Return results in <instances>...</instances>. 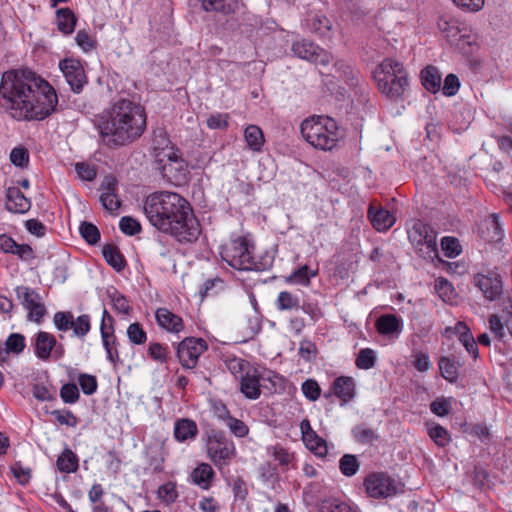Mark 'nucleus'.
I'll return each mask as SVG.
<instances>
[{"instance_id":"nucleus-62","label":"nucleus","mask_w":512,"mask_h":512,"mask_svg":"<svg viewBox=\"0 0 512 512\" xmlns=\"http://www.w3.org/2000/svg\"><path fill=\"white\" fill-rule=\"evenodd\" d=\"M119 228L124 234L129 236L136 235L141 231L140 223L130 216H124L120 219Z\"/></svg>"},{"instance_id":"nucleus-18","label":"nucleus","mask_w":512,"mask_h":512,"mask_svg":"<svg viewBox=\"0 0 512 512\" xmlns=\"http://www.w3.org/2000/svg\"><path fill=\"white\" fill-rule=\"evenodd\" d=\"M334 396L339 398L342 404L351 401L355 396V381L350 376H339L331 384Z\"/></svg>"},{"instance_id":"nucleus-40","label":"nucleus","mask_w":512,"mask_h":512,"mask_svg":"<svg viewBox=\"0 0 512 512\" xmlns=\"http://www.w3.org/2000/svg\"><path fill=\"white\" fill-rule=\"evenodd\" d=\"M354 440L360 444H372L379 439V435L372 428L367 427L365 424H359L352 429Z\"/></svg>"},{"instance_id":"nucleus-1","label":"nucleus","mask_w":512,"mask_h":512,"mask_svg":"<svg viewBox=\"0 0 512 512\" xmlns=\"http://www.w3.org/2000/svg\"><path fill=\"white\" fill-rule=\"evenodd\" d=\"M0 105L20 121L44 120L56 111L58 96L53 86L29 69L2 75Z\"/></svg>"},{"instance_id":"nucleus-52","label":"nucleus","mask_w":512,"mask_h":512,"mask_svg":"<svg viewBox=\"0 0 512 512\" xmlns=\"http://www.w3.org/2000/svg\"><path fill=\"white\" fill-rule=\"evenodd\" d=\"M441 247L444 255L448 258L457 257L462 251L459 240L455 237H443L441 239Z\"/></svg>"},{"instance_id":"nucleus-14","label":"nucleus","mask_w":512,"mask_h":512,"mask_svg":"<svg viewBox=\"0 0 512 512\" xmlns=\"http://www.w3.org/2000/svg\"><path fill=\"white\" fill-rule=\"evenodd\" d=\"M475 284L489 301L498 299L503 293L502 278L494 272L487 275L478 274L475 277Z\"/></svg>"},{"instance_id":"nucleus-36","label":"nucleus","mask_w":512,"mask_h":512,"mask_svg":"<svg viewBox=\"0 0 512 512\" xmlns=\"http://www.w3.org/2000/svg\"><path fill=\"white\" fill-rule=\"evenodd\" d=\"M438 28L447 41L454 44L460 36V29L457 26V22L453 19H449L445 16H441L438 20Z\"/></svg>"},{"instance_id":"nucleus-32","label":"nucleus","mask_w":512,"mask_h":512,"mask_svg":"<svg viewBox=\"0 0 512 512\" xmlns=\"http://www.w3.org/2000/svg\"><path fill=\"white\" fill-rule=\"evenodd\" d=\"M57 468L62 473H73L78 470L79 459L69 448H65L56 461Z\"/></svg>"},{"instance_id":"nucleus-8","label":"nucleus","mask_w":512,"mask_h":512,"mask_svg":"<svg viewBox=\"0 0 512 512\" xmlns=\"http://www.w3.org/2000/svg\"><path fill=\"white\" fill-rule=\"evenodd\" d=\"M206 447L209 459L220 471L224 466H228L236 456L234 442L225 432L220 430H211L208 434Z\"/></svg>"},{"instance_id":"nucleus-9","label":"nucleus","mask_w":512,"mask_h":512,"mask_svg":"<svg viewBox=\"0 0 512 512\" xmlns=\"http://www.w3.org/2000/svg\"><path fill=\"white\" fill-rule=\"evenodd\" d=\"M365 491L372 498H387L397 493L396 481L387 472H372L363 483Z\"/></svg>"},{"instance_id":"nucleus-63","label":"nucleus","mask_w":512,"mask_h":512,"mask_svg":"<svg viewBox=\"0 0 512 512\" xmlns=\"http://www.w3.org/2000/svg\"><path fill=\"white\" fill-rule=\"evenodd\" d=\"M460 88V80L456 74L450 73L444 79L442 93L447 97L456 95Z\"/></svg>"},{"instance_id":"nucleus-53","label":"nucleus","mask_w":512,"mask_h":512,"mask_svg":"<svg viewBox=\"0 0 512 512\" xmlns=\"http://www.w3.org/2000/svg\"><path fill=\"white\" fill-rule=\"evenodd\" d=\"M5 346L13 354H20L26 347L25 337L20 333H12L8 336Z\"/></svg>"},{"instance_id":"nucleus-7","label":"nucleus","mask_w":512,"mask_h":512,"mask_svg":"<svg viewBox=\"0 0 512 512\" xmlns=\"http://www.w3.org/2000/svg\"><path fill=\"white\" fill-rule=\"evenodd\" d=\"M437 233L433 228L421 221L417 220L413 223L411 229L408 230V239L413 245L415 252L423 259L433 261L438 258Z\"/></svg>"},{"instance_id":"nucleus-50","label":"nucleus","mask_w":512,"mask_h":512,"mask_svg":"<svg viewBox=\"0 0 512 512\" xmlns=\"http://www.w3.org/2000/svg\"><path fill=\"white\" fill-rule=\"evenodd\" d=\"M227 369L236 377L241 378L247 370L253 367L247 360L233 357L226 361Z\"/></svg>"},{"instance_id":"nucleus-38","label":"nucleus","mask_w":512,"mask_h":512,"mask_svg":"<svg viewBox=\"0 0 512 512\" xmlns=\"http://www.w3.org/2000/svg\"><path fill=\"white\" fill-rule=\"evenodd\" d=\"M427 433L431 440L441 448L446 447L452 441L449 431L437 423H433L431 426H429Z\"/></svg>"},{"instance_id":"nucleus-4","label":"nucleus","mask_w":512,"mask_h":512,"mask_svg":"<svg viewBox=\"0 0 512 512\" xmlns=\"http://www.w3.org/2000/svg\"><path fill=\"white\" fill-rule=\"evenodd\" d=\"M303 138L314 148L328 151L339 140L337 122L329 116L313 115L300 125Z\"/></svg>"},{"instance_id":"nucleus-13","label":"nucleus","mask_w":512,"mask_h":512,"mask_svg":"<svg viewBox=\"0 0 512 512\" xmlns=\"http://www.w3.org/2000/svg\"><path fill=\"white\" fill-rule=\"evenodd\" d=\"M59 68L63 73L68 85L74 93H81L88 83V78L80 60L75 58H64L59 62Z\"/></svg>"},{"instance_id":"nucleus-16","label":"nucleus","mask_w":512,"mask_h":512,"mask_svg":"<svg viewBox=\"0 0 512 512\" xmlns=\"http://www.w3.org/2000/svg\"><path fill=\"white\" fill-rule=\"evenodd\" d=\"M367 217L372 227L379 232L387 231L390 229L396 220L390 211L374 204L369 206Z\"/></svg>"},{"instance_id":"nucleus-43","label":"nucleus","mask_w":512,"mask_h":512,"mask_svg":"<svg viewBox=\"0 0 512 512\" xmlns=\"http://www.w3.org/2000/svg\"><path fill=\"white\" fill-rule=\"evenodd\" d=\"M147 353L153 361L160 364L167 363L170 359L169 347L159 342H151L148 346Z\"/></svg>"},{"instance_id":"nucleus-58","label":"nucleus","mask_w":512,"mask_h":512,"mask_svg":"<svg viewBox=\"0 0 512 512\" xmlns=\"http://www.w3.org/2000/svg\"><path fill=\"white\" fill-rule=\"evenodd\" d=\"M53 322L60 331H68L73 325V314L69 311H59L54 314Z\"/></svg>"},{"instance_id":"nucleus-26","label":"nucleus","mask_w":512,"mask_h":512,"mask_svg":"<svg viewBox=\"0 0 512 512\" xmlns=\"http://www.w3.org/2000/svg\"><path fill=\"white\" fill-rule=\"evenodd\" d=\"M103 257L108 265L117 272H121L127 265L124 255L114 244H106L102 250Z\"/></svg>"},{"instance_id":"nucleus-6","label":"nucleus","mask_w":512,"mask_h":512,"mask_svg":"<svg viewBox=\"0 0 512 512\" xmlns=\"http://www.w3.org/2000/svg\"><path fill=\"white\" fill-rule=\"evenodd\" d=\"M255 246L245 236L230 239L219 248L221 259L230 267L239 271H249L252 267V255Z\"/></svg>"},{"instance_id":"nucleus-48","label":"nucleus","mask_w":512,"mask_h":512,"mask_svg":"<svg viewBox=\"0 0 512 512\" xmlns=\"http://www.w3.org/2000/svg\"><path fill=\"white\" fill-rule=\"evenodd\" d=\"M181 158L182 155L180 150L174 144H172L165 150L155 153V163L157 165L156 167H161L163 164L172 163L174 160Z\"/></svg>"},{"instance_id":"nucleus-56","label":"nucleus","mask_w":512,"mask_h":512,"mask_svg":"<svg viewBox=\"0 0 512 512\" xmlns=\"http://www.w3.org/2000/svg\"><path fill=\"white\" fill-rule=\"evenodd\" d=\"M51 415L54 416L55 420L60 425H66L68 427H76L79 420L70 410H53Z\"/></svg>"},{"instance_id":"nucleus-39","label":"nucleus","mask_w":512,"mask_h":512,"mask_svg":"<svg viewBox=\"0 0 512 512\" xmlns=\"http://www.w3.org/2000/svg\"><path fill=\"white\" fill-rule=\"evenodd\" d=\"M114 309L122 314L128 315L132 308L126 296L121 294L115 287H110L106 291Z\"/></svg>"},{"instance_id":"nucleus-42","label":"nucleus","mask_w":512,"mask_h":512,"mask_svg":"<svg viewBox=\"0 0 512 512\" xmlns=\"http://www.w3.org/2000/svg\"><path fill=\"white\" fill-rule=\"evenodd\" d=\"M276 307L280 311L297 310L300 308V299L289 291H281L276 300Z\"/></svg>"},{"instance_id":"nucleus-28","label":"nucleus","mask_w":512,"mask_h":512,"mask_svg":"<svg viewBox=\"0 0 512 512\" xmlns=\"http://www.w3.org/2000/svg\"><path fill=\"white\" fill-rule=\"evenodd\" d=\"M100 332L103 341V346L107 353V359L112 364L117 365L120 362V357L117 348L118 342L114 334V331L104 330V328L101 327Z\"/></svg>"},{"instance_id":"nucleus-19","label":"nucleus","mask_w":512,"mask_h":512,"mask_svg":"<svg viewBox=\"0 0 512 512\" xmlns=\"http://www.w3.org/2000/svg\"><path fill=\"white\" fill-rule=\"evenodd\" d=\"M155 318L157 324L169 332L179 333L184 329L182 318L167 308H158L155 312Z\"/></svg>"},{"instance_id":"nucleus-46","label":"nucleus","mask_w":512,"mask_h":512,"mask_svg":"<svg viewBox=\"0 0 512 512\" xmlns=\"http://www.w3.org/2000/svg\"><path fill=\"white\" fill-rule=\"evenodd\" d=\"M435 290L444 302L452 303L457 296L452 284L443 277L435 281Z\"/></svg>"},{"instance_id":"nucleus-12","label":"nucleus","mask_w":512,"mask_h":512,"mask_svg":"<svg viewBox=\"0 0 512 512\" xmlns=\"http://www.w3.org/2000/svg\"><path fill=\"white\" fill-rule=\"evenodd\" d=\"M15 292L23 307L28 310V319L36 323L42 322L47 310L41 302V296L27 286H18Z\"/></svg>"},{"instance_id":"nucleus-44","label":"nucleus","mask_w":512,"mask_h":512,"mask_svg":"<svg viewBox=\"0 0 512 512\" xmlns=\"http://www.w3.org/2000/svg\"><path fill=\"white\" fill-rule=\"evenodd\" d=\"M360 468V462L356 455L344 454L339 460V469L346 477L354 476Z\"/></svg>"},{"instance_id":"nucleus-2","label":"nucleus","mask_w":512,"mask_h":512,"mask_svg":"<svg viewBox=\"0 0 512 512\" xmlns=\"http://www.w3.org/2000/svg\"><path fill=\"white\" fill-rule=\"evenodd\" d=\"M143 210L156 229L171 235L180 244H193L201 234V225L191 204L178 193L154 192L146 197Z\"/></svg>"},{"instance_id":"nucleus-30","label":"nucleus","mask_w":512,"mask_h":512,"mask_svg":"<svg viewBox=\"0 0 512 512\" xmlns=\"http://www.w3.org/2000/svg\"><path fill=\"white\" fill-rule=\"evenodd\" d=\"M202 7L207 12H220L230 15L238 8L236 0H201Z\"/></svg>"},{"instance_id":"nucleus-54","label":"nucleus","mask_w":512,"mask_h":512,"mask_svg":"<svg viewBox=\"0 0 512 512\" xmlns=\"http://www.w3.org/2000/svg\"><path fill=\"white\" fill-rule=\"evenodd\" d=\"M73 325L74 326H72L71 329H73L74 335L79 338H83L91 329L90 316L83 314L78 316L76 319L73 318Z\"/></svg>"},{"instance_id":"nucleus-24","label":"nucleus","mask_w":512,"mask_h":512,"mask_svg":"<svg viewBox=\"0 0 512 512\" xmlns=\"http://www.w3.org/2000/svg\"><path fill=\"white\" fill-rule=\"evenodd\" d=\"M421 83L430 93H437L441 89L442 76L438 68L428 65L420 73Z\"/></svg>"},{"instance_id":"nucleus-64","label":"nucleus","mask_w":512,"mask_h":512,"mask_svg":"<svg viewBox=\"0 0 512 512\" xmlns=\"http://www.w3.org/2000/svg\"><path fill=\"white\" fill-rule=\"evenodd\" d=\"M10 161L17 167H26L29 163V152L25 147H15L10 153Z\"/></svg>"},{"instance_id":"nucleus-51","label":"nucleus","mask_w":512,"mask_h":512,"mask_svg":"<svg viewBox=\"0 0 512 512\" xmlns=\"http://www.w3.org/2000/svg\"><path fill=\"white\" fill-rule=\"evenodd\" d=\"M319 512H360L357 507H354L346 502L333 500L323 502Z\"/></svg>"},{"instance_id":"nucleus-29","label":"nucleus","mask_w":512,"mask_h":512,"mask_svg":"<svg viewBox=\"0 0 512 512\" xmlns=\"http://www.w3.org/2000/svg\"><path fill=\"white\" fill-rule=\"evenodd\" d=\"M333 67L336 73H338L343 78V80L349 87H361V77L359 71L354 70L350 65H348L346 62L342 60L336 61Z\"/></svg>"},{"instance_id":"nucleus-5","label":"nucleus","mask_w":512,"mask_h":512,"mask_svg":"<svg viewBox=\"0 0 512 512\" xmlns=\"http://www.w3.org/2000/svg\"><path fill=\"white\" fill-rule=\"evenodd\" d=\"M379 91L389 99H399L409 85L408 73L403 64L385 58L373 72Z\"/></svg>"},{"instance_id":"nucleus-15","label":"nucleus","mask_w":512,"mask_h":512,"mask_svg":"<svg viewBox=\"0 0 512 512\" xmlns=\"http://www.w3.org/2000/svg\"><path fill=\"white\" fill-rule=\"evenodd\" d=\"M156 169L160 170L163 177L170 183L177 186L185 184L190 175L188 164L183 158L174 160L172 163L163 164L161 167H156Z\"/></svg>"},{"instance_id":"nucleus-45","label":"nucleus","mask_w":512,"mask_h":512,"mask_svg":"<svg viewBox=\"0 0 512 512\" xmlns=\"http://www.w3.org/2000/svg\"><path fill=\"white\" fill-rule=\"evenodd\" d=\"M81 237L89 244L96 245L101 238L100 231L96 225L91 222L83 221L79 226Z\"/></svg>"},{"instance_id":"nucleus-41","label":"nucleus","mask_w":512,"mask_h":512,"mask_svg":"<svg viewBox=\"0 0 512 512\" xmlns=\"http://www.w3.org/2000/svg\"><path fill=\"white\" fill-rule=\"evenodd\" d=\"M268 452L276 461H278L283 471L288 470L289 464L294 460V454L290 453L288 449L279 444L269 447Z\"/></svg>"},{"instance_id":"nucleus-37","label":"nucleus","mask_w":512,"mask_h":512,"mask_svg":"<svg viewBox=\"0 0 512 512\" xmlns=\"http://www.w3.org/2000/svg\"><path fill=\"white\" fill-rule=\"evenodd\" d=\"M306 447L318 457H325L328 453L326 441L316 432L308 434L302 438Z\"/></svg>"},{"instance_id":"nucleus-20","label":"nucleus","mask_w":512,"mask_h":512,"mask_svg":"<svg viewBox=\"0 0 512 512\" xmlns=\"http://www.w3.org/2000/svg\"><path fill=\"white\" fill-rule=\"evenodd\" d=\"M6 209L13 213H26L31 207L30 200L18 187H9L6 191Z\"/></svg>"},{"instance_id":"nucleus-59","label":"nucleus","mask_w":512,"mask_h":512,"mask_svg":"<svg viewBox=\"0 0 512 512\" xmlns=\"http://www.w3.org/2000/svg\"><path fill=\"white\" fill-rule=\"evenodd\" d=\"M452 406L449 399L444 397L436 398L430 403V410L439 417H445L451 412Z\"/></svg>"},{"instance_id":"nucleus-60","label":"nucleus","mask_w":512,"mask_h":512,"mask_svg":"<svg viewBox=\"0 0 512 512\" xmlns=\"http://www.w3.org/2000/svg\"><path fill=\"white\" fill-rule=\"evenodd\" d=\"M75 41L84 52H89L97 46L96 40L85 29L77 32Z\"/></svg>"},{"instance_id":"nucleus-27","label":"nucleus","mask_w":512,"mask_h":512,"mask_svg":"<svg viewBox=\"0 0 512 512\" xmlns=\"http://www.w3.org/2000/svg\"><path fill=\"white\" fill-rule=\"evenodd\" d=\"M306 23L312 33L319 37H330L332 25L326 16L317 14L311 15L306 19Z\"/></svg>"},{"instance_id":"nucleus-61","label":"nucleus","mask_w":512,"mask_h":512,"mask_svg":"<svg viewBox=\"0 0 512 512\" xmlns=\"http://www.w3.org/2000/svg\"><path fill=\"white\" fill-rule=\"evenodd\" d=\"M302 392L304 396L310 401H316L321 395V388L316 380L307 379L302 384Z\"/></svg>"},{"instance_id":"nucleus-23","label":"nucleus","mask_w":512,"mask_h":512,"mask_svg":"<svg viewBox=\"0 0 512 512\" xmlns=\"http://www.w3.org/2000/svg\"><path fill=\"white\" fill-rule=\"evenodd\" d=\"M198 426L189 418L178 419L174 424V437L178 442H186L196 438Z\"/></svg>"},{"instance_id":"nucleus-11","label":"nucleus","mask_w":512,"mask_h":512,"mask_svg":"<svg viewBox=\"0 0 512 512\" xmlns=\"http://www.w3.org/2000/svg\"><path fill=\"white\" fill-rule=\"evenodd\" d=\"M291 51L295 56L315 65L328 66L332 60V55L328 51L307 39L293 42Z\"/></svg>"},{"instance_id":"nucleus-57","label":"nucleus","mask_w":512,"mask_h":512,"mask_svg":"<svg viewBox=\"0 0 512 512\" xmlns=\"http://www.w3.org/2000/svg\"><path fill=\"white\" fill-rule=\"evenodd\" d=\"M79 386L86 395H92L97 391L98 382L95 376L81 373L78 377Z\"/></svg>"},{"instance_id":"nucleus-22","label":"nucleus","mask_w":512,"mask_h":512,"mask_svg":"<svg viewBox=\"0 0 512 512\" xmlns=\"http://www.w3.org/2000/svg\"><path fill=\"white\" fill-rule=\"evenodd\" d=\"M375 328L381 335H398L402 331L403 323L395 314H384L376 319Z\"/></svg>"},{"instance_id":"nucleus-47","label":"nucleus","mask_w":512,"mask_h":512,"mask_svg":"<svg viewBox=\"0 0 512 512\" xmlns=\"http://www.w3.org/2000/svg\"><path fill=\"white\" fill-rule=\"evenodd\" d=\"M375 364L376 354L374 350L370 348H363L359 351L355 360V365L357 368L362 370H369L373 368Z\"/></svg>"},{"instance_id":"nucleus-49","label":"nucleus","mask_w":512,"mask_h":512,"mask_svg":"<svg viewBox=\"0 0 512 512\" xmlns=\"http://www.w3.org/2000/svg\"><path fill=\"white\" fill-rule=\"evenodd\" d=\"M127 337L134 345H143L147 341V332L139 322L131 323L127 328Z\"/></svg>"},{"instance_id":"nucleus-21","label":"nucleus","mask_w":512,"mask_h":512,"mask_svg":"<svg viewBox=\"0 0 512 512\" xmlns=\"http://www.w3.org/2000/svg\"><path fill=\"white\" fill-rule=\"evenodd\" d=\"M56 344L57 340L53 334L46 331H39L34 339V350L36 356L41 360L49 359Z\"/></svg>"},{"instance_id":"nucleus-31","label":"nucleus","mask_w":512,"mask_h":512,"mask_svg":"<svg viewBox=\"0 0 512 512\" xmlns=\"http://www.w3.org/2000/svg\"><path fill=\"white\" fill-rule=\"evenodd\" d=\"M214 471L208 463L199 464L191 473L192 481L202 489H209L211 486Z\"/></svg>"},{"instance_id":"nucleus-25","label":"nucleus","mask_w":512,"mask_h":512,"mask_svg":"<svg viewBox=\"0 0 512 512\" xmlns=\"http://www.w3.org/2000/svg\"><path fill=\"white\" fill-rule=\"evenodd\" d=\"M77 23V17L70 8H60L56 10V24L58 30L64 35H70L74 32Z\"/></svg>"},{"instance_id":"nucleus-3","label":"nucleus","mask_w":512,"mask_h":512,"mask_svg":"<svg viewBox=\"0 0 512 512\" xmlns=\"http://www.w3.org/2000/svg\"><path fill=\"white\" fill-rule=\"evenodd\" d=\"M101 143L109 149L129 145L139 139L147 125L144 106L121 98L104 110L95 120Z\"/></svg>"},{"instance_id":"nucleus-10","label":"nucleus","mask_w":512,"mask_h":512,"mask_svg":"<svg viewBox=\"0 0 512 512\" xmlns=\"http://www.w3.org/2000/svg\"><path fill=\"white\" fill-rule=\"evenodd\" d=\"M208 349L207 342L202 338L187 337L176 346V355L184 369L196 367L199 356Z\"/></svg>"},{"instance_id":"nucleus-35","label":"nucleus","mask_w":512,"mask_h":512,"mask_svg":"<svg viewBox=\"0 0 512 512\" xmlns=\"http://www.w3.org/2000/svg\"><path fill=\"white\" fill-rule=\"evenodd\" d=\"M316 275L317 271H312L308 265H303L293 271L289 276L285 277V282L288 284L309 286L311 278Z\"/></svg>"},{"instance_id":"nucleus-55","label":"nucleus","mask_w":512,"mask_h":512,"mask_svg":"<svg viewBox=\"0 0 512 512\" xmlns=\"http://www.w3.org/2000/svg\"><path fill=\"white\" fill-rule=\"evenodd\" d=\"M60 397L64 403L73 404L80 398V393L75 383H66L60 389Z\"/></svg>"},{"instance_id":"nucleus-34","label":"nucleus","mask_w":512,"mask_h":512,"mask_svg":"<svg viewBox=\"0 0 512 512\" xmlns=\"http://www.w3.org/2000/svg\"><path fill=\"white\" fill-rule=\"evenodd\" d=\"M244 138L247 142L249 149L260 152L265 143V138L260 127L256 125H249L244 131Z\"/></svg>"},{"instance_id":"nucleus-17","label":"nucleus","mask_w":512,"mask_h":512,"mask_svg":"<svg viewBox=\"0 0 512 512\" xmlns=\"http://www.w3.org/2000/svg\"><path fill=\"white\" fill-rule=\"evenodd\" d=\"M261 374L257 368L251 367L240 378V391L248 399H258L261 395Z\"/></svg>"},{"instance_id":"nucleus-33","label":"nucleus","mask_w":512,"mask_h":512,"mask_svg":"<svg viewBox=\"0 0 512 512\" xmlns=\"http://www.w3.org/2000/svg\"><path fill=\"white\" fill-rule=\"evenodd\" d=\"M438 365L444 379L450 383H455L459 377L458 367H461L463 363H456L453 358L442 356L439 359Z\"/></svg>"}]
</instances>
